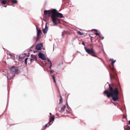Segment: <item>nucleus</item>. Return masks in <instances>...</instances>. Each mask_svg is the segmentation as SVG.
<instances>
[{
	"label": "nucleus",
	"instance_id": "cd10ccee",
	"mask_svg": "<svg viewBox=\"0 0 130 130\" xmlns=\"http://www.w3.org/2000/svg\"><path fill=\"white\" fill-rule=\"evenodd\" d=\"M51 65H50V67H49V68L50 69H51V66H52V63H51Z\"/></svg>",
	"mask_w": 130,
	"mask_h": 130
},
{
	"label": "nucleus",
	"instance_id": "39448f33",
	"mask_svg": "<svg viewBox=\"0 0 130 130\" xmlns=\"http://www.w3.org/2000/svg\"><path fill=\"white\" fill-rule=\"evenodd\" d=\"M10 73H12L14 75L18 73L19 69L17 68L14 66H13L10 68Z\"/></svg>",
	"mask_w": 130,
	"mask_h": 130
},
{
	"label": "nucleus",
	"instance_id": "5701e85b",
	"mask_svg": "<svg viewBox=\"0 0 130 130\" xmlns=\"http://www.w3.org/2000/svg\"><path fill=\"white\" fill-rule=\"evenodd\" d=\"M93 38V37H92L91 36V37H90V40H91V42H92Z\"/></svg>",
	"mask_w": 130,
	"mask_h": 130
},
{
	"label": "nucleus",
	"instance_id": "9d476101",
	"mask_svg": "<svg viewBox=\"0 0 130 130\" xmlns=\"http://www.w3.org/2000/svg\"><path fill=\"white\" fill-rule=\"evenodd\" d=\"M48 30V27H47L46 24L45 25V27L44 28H43L42 29L43 32L44 34H45L47 33Z\"/></svg>",
	"mask_w": 130,
	"mask_h": 130
},
{
	"label": "nucleus",
	"instance_id": "e433bc0d",
	"mask_svg": "<svg viewBox=\"0 0 130 130\" xmlns=\"http://www.w3.org/2000/svg\"><path fill=\"white\" fill-rule=\"evenodd\" d=\"M113 102V104L115 105V104L114 102Z\"/></svg>",
	"mask_w": 130,
	"mask_h": 130
},
{
	"label": "nucleus",
	"instance_id": "20e7f679",
	"mask_svg": "<svg viewBox=\"0 0 130 130\" xmlns=\"http://www.w3.org/2000/svg\"><path fill=\"white\" fill-rule=\"evenodd\" d=\"M84 48L86 52L89 54H90L92 56L97 57V56L96 55V53L94 50L93 48H91L90 49H89L87 48L86 47H85Z\"/></svg>",
	"mask_w": 130,
	"mask_h": 130
},
{
	"label": "nucleus",
	"instance_id": "aec40b11",
	"mask_svg": "<svg viewBox=\"0 0 130 130\" xmlns=\"http://www.w3.org/2000/svg\"><path fill=\"white\" fill-rule=\"evenodd\" d=\"M52 78L54 80V82H55V83H56V81L55 80V77L54 76V75H52Z\"/></svg>",
	"mask_w": 130,
	"mask_h": 130
},
{
	"label": "nucleus",
	"instance_id": "58836bf2",
	"mask_svg": "<svg viewBox=\"0 0 130 130\" xmlns=\"http://www.w3.org/2000/svg\"><path fill=\"white\" fill-rule=\"evenodd\" d=\"M128 127L130 128L129 130H130V127H129H129Z\"/></svg>",
	"mask_w": 130,
	"mask_h": 130
},
{
	"label": "nucleus",
	"instance_id": "7ed1b4c3",
	"mask_svg": "<svg viewBox=\"0 0 130 130\" xmlns=\"http://www.w3.org/2000/svg\"><path fill=\"white\" fill-rule=\"evenodd\" d=\"M109 61H112V63H111V64L112 66V67L111 68V73H110V78L111 79H115L117 80V74L116 72V70L113 67L114 63L116 62V60H114L113 59L111 58L110 59Z\"/></svg>",
	"mask_w": 130,
	"mask_h": 130
},
{
	"label": "nucleus",
	"instance_id": "6e6552de",
	"mask_svg": "<svg viewBox=\"0 0 130 130\" xmlns=\"http://www.w3.org/2000/svg\"><path fill=\"white\" fill-rule=\"evenodd\" d=\"M14 74L12 73H9L7 76V78L8 80H11L13 78V76Z\"/></svg>",
	"mask_w": 130,
	"mask_h": 130
},
{
	"label": "nucleus",
	"instance_id": "c756f323",
	"mask_svg": "<svg viewBox=\"0 0 130 130\" xmlns=\"http://www.w3.org/2000/svg\"><path fill=\"white\" fill-rule=\"evenodd\" d=\"M82 44L84 45H85V43L84 42H83L82 43Z\"/></svg>",
	"mask_w": 130,
	"mask_h": 130
},
{
	"label": "nucleus",
	"instance_id": "4be33fe9",
	"mask_svg": "<svg viewBox=\"0 0 130 130\" xmlns=\"http://www.w3.org/2000/svg\"><path fill=\"white\" fill-rule=\"evenodd\" d=\"M35 60L34 59H30V63H31L33 61Z\"/></svg>",
	"mask_w": 130,
	"mask_h": 130
},
{
	"label": "nucleus",
	"instance_id": "72a5a7b5",
	"mask_svg": "<svg viewBox=\"0 0 130 130\" xmlns=\"http://www.w3.org/2000/svg\"><path fill=\"white\" fill-rule=\"evenodd\" d=\"M9 54L10 56H12V55L11 54Z\"/></svg>",
	"mask_w": 130,
	"mask_h": 130
},
{
	"label": "nucleus",
	"instance_id": "412c9836",
	"mask_svg": "<svg viewBox=\"0 0 130 130\" xmlns=\"http://www.w3.org/2000/svg\"><path fill=\"white\" fill-rule=\"evenodd\" d=\"M28 59V58H25V63L26 65L27 64V60Z\"/></svg>",
	"mask_w": 130,
	"mask_h": 130
},
{
	"label": "nucleus",
	"instance_id": "7c9ffc66",
	"mask_svg": "<svg viewBox=\"0 0 130 130\" xmlns=\"http://www.w3.org/2000/svg\"><path fill=\"white\" fill-rule=\"evenodd\" d=\"M50 116H53V115H52V114L51 113H50Z\"/></svg>",
	"mask_w": 130,
	"mask_h": 130
},
{
	"label": "nucleus",
	"instance_id": "a211bd4d",
	"mask_svg": "<svg viewBox=\"0 0 130 130\" xmlns=\"http://www.w3.org/2000/svg\"><path fill=\"white\" fill-rule=\"evenodd\" d=\"M52 124H50V123H48L47 124H46L45 126H44V127H45V128H46V127H47V126H49L50 125H51Z\"/></svg>",
	"mask_w": 130,
	"mask_h": 130
},
{
	"label": "nucleus",
	"instance_id": "c85d7f7f",
	"mask_svg": "<svg viewBox=\"0 0 130 130\" xmlns=\"http://www.w3.org/2000/svg\"><path fill=\"white\" fill-rule=\"evenodd\" d=\"M123 118H126V117L124 115H123Z\"/></svg>",
	"mask_w": 130,
	"mask_h": 130
},
{
	"label": "nucleus",
	"instance_id": "6ab92c4d",
	"mask_svg": "<svg viewBox=\"0 0 130 130\" xmlns=\"http://www.w3.org/2000/svg\"><path fill=\"white\" fill-rule=\"evenodd\" d=\"M77 33L78 34L80 35H82L83 34V33H82L80 31H77Z\"/></svg>",
	"mask_w": 130,
	"mask_h": 130
},
{
	"label": "nucleus",
	"instance_id": "393cba45",
	"mask_svg": "<svg viewBox=\"0 0 130 130\" xmlns=\"http://www.w3.org/2000/svg\"><path fill=\"white\" fill-rule=\"evenodd\" d=\"M47 61L48 62H50V63L51 64V61L49 59H48L47 60Z\"/></svg>",
	"mask_w": 130,
	"mask_h": 130
},
{
	"label": "nucleus",
	"instance_id": "2eb2a0df",
	"mask_svg": "<svg viewBox=\"0 0 130 130\" xmlns=\"http://www.w3.org/2000/svg\"><path fill=\"white\" fill-rule=\"evenodd\" d=\"M31 57H32V59H34L36 61L37 60V55H35L33 54H31Z\"/></svg>",
	"mask_w": 130,
	"mask_h": 130
},
{
	"label": "nucleus",
	"instance_id": "f8f14e48",
	"mask_svg": "<svg viewBox=\"0 0 130 130\" xmlns=\"http://www.w3.org/2000/svg\"><path fill=\"white\" fill-rule=\"evenodd\" d=\"M59 93V94L60 95V99L59 100V104H60L62 103V102L63 101V100L62 99V96L60 94V92L59 90V89H57Z\"/></svg>",
	"mask_w": 130,
	"mask_h": 130
},
{
	"label": "nucleus",
	"instance_id": "f704fd0d",
	"mask_svg": "<svg viewBox=\"0 0 130 130\" xmlns=\"http://www.w3.org/2000/svg\"><path fill=\"white\" fill-rule=\"evenodd\" d=\"M128 123H129V125H130V120H129V121Z\"/></svg>",
	"mask_w": 130,
	"mask_h": 130
},
{
	"label": "nucleus",
	"instance_id": "c9c22d12",
	"mask_svg": "<svg viewBox=\"0 0 130 130\" xmlns=\"http://www.w3.org/2000/svg\"><path fill=\"white\" fill-rule=\"evenodd\" d=\"M36 29H37V30H39V29H38V28H37V27H36Z\"/></svg>",
	"mask_w": 130,
	"mask_h": 130
},
{
	"label": "nucleus",
	"instance_id": "f257e3e1",
	"mask_svg": "<svg viewBox=\"0 0 130 130\" xmlns=\"http://www.w3.org/2000/svg\"><path fill=\"white\" fill-rule=\"evenodd\" d=\"M118 86L120 87L119 84L118 86L113 84H109V91L105 90L103 92L104 94L106 95L108 98L111 97L112 100L114 101H119V91L118 87Z\"/></svg>",
	"mask_w": 130,
	"mask_h": 130
},
{
	"label": "nucleus",
	"instance_id": "b1692460",
	"mask_svg": "<svg viewBox=\"0 0 130 130\" xmlns=\"http://www.w3.org/2000/svg\"><path fill=\"white\" fill-rule=\"evenodd\" d=\"M95 34H96V35H98L99 36L100 35V34L98 32H95Z\"/></svg>",
	"mask_w": 130,
	"mask_h": 130
},
{
	"label": "nucleus",
	"instance_id": "1a4fd4ad",
	"mask_svg": "<svg viewBox=\"0 0 130 130\" xmlns=\"http://www.w3.org/2000/svg\"><path fill=\"white\" fill-rule=\"evenodd\" d=\"M42 33L41 30L40 29H39L38 30L37 33V37L36 39V41L37 42L39 39L38 37L39 36L40 34Z\"/></svg>",
	"mask_w": 130,
	"mask_h": 130
},
{
	"label": "nucleus",
	"instance_id": "2f4dec72",
	"mask_svg": "<svg viewBox=\"0 0 130 130\" xmlns=\"http://www.w3.org/2000/svg\"><path fill=\"white\" fill-rule=\"evenodd\" d=\"M50 73H51L53 72V71H50Z\"/></svg>",
	"mask_w": 130,
	"mask_h": 130
},
{
	"label": "nucleus",
	"instance_id": "f3484780",
	"mask_svg": "<svg viewBox=\"0 0 130 130\" xmlns=\"http://www.w3.org/2000/svg\"><path fill=\"white\" fill-rule=\"evenodd\" d=\"M11 2L14 4H17V1L16 0H12L11 1Z\"/></svg>",
	"mask_w": 130,
	"mask_h": 130
},
{
	"label": "nucleus",
	"instance_id": "bb28decb",
	"mask_svg": "<svg viewBox=\"0 0 130 130\" xmlns=\"http://www.w3.org/2000/svg\"><path fill=\"white\" fill-rule=\"evenodd\" d=\"M100 39H101V38H102V39H101V40H102L103 39V38H104V37H102L101 36H100Z\"/></svg>",
	"mask_w": 130,
	"mask_h": 130
},
{
	"label": "nucleus",
	"instance_id": "f03ea898",
	"mask_svg": "<svg viewBox=\"0 0 130 130\" xmlns=\"http://www.w3.org/2000/svg\"><path fill=\"white\" fill-rule=\"evenodd\" d=\"M44 14L47 19H48L51 16L54 25H56L60 23V19L58 18H62L63 17L62 14L57 12L56 10L55 9L48 10H44Z\"/></svg>",
	"mask_w": 130,
	"mask_h": 130
},
{
	"label": "nucleus",
	"instance_id": "a878e982",
	"mask_svg": "<svg viewBox=\"0 0 130 130\" xmlns=\"http://www.w3.org/2000/svg\"><path fill=\"white\" fill-rule=\"evenodd\" d=\"M92 30H93V31H95L96 32H97L98 31V30L96 29H93Z\"/></svg>",
	"mask_w": 130,
	"mask_h": 130
},
{
	"label": "nucleus",
	"instance_id": "dca6fc26",
	"mask_svg": "<svg viewBox=\"0 0 130 130\" xmlns=\"http://www.w3.org/2000/svg\"><path fill=\"white\" fill-rule=\"evenodd\" d=\"M67 33V32L65 31H63L62 32V36L64 38V35L66 34Z\"/></svg>",
	"mask_w": 130,
	"mask_h": 130
},
{
	"label": "nucleus",
	"instance_id": "4468645a",
	"mask_svg": "<svg viewBox=\"0 0 130 130\" xmlns=\"http://www.w3.org/2000/svg\"><path fill=\"white\" fill-rule=\"evenodd\" d=\"M66 107V106L65 105H64L61 108L60 111V112H63L64 110V109Z\"/></svg>",
	"mask_w": 130,
	"mask_h": 130
},
{
	"label": "nucleus",
	"instance_id": "9b49d317",
	"mask_svg": "<svg viewBox=\"0 0 130 130\" xmlns=\"http://www.w3.org/2000/svg\"><path fill=\"white\" fill-rule=\"evenodd\" d=\"M55 119V116L54 115H53L52 116H50V121L48 122V123H50L52 121H54Z\"/></svg>",
	"mask_w": 130,
	"mask_h": 130
},
{
	"label": "nucleus",
	"instance_id": "0eeeda50",
	"mask_svg": "<svg viewBox=\"0 0 130 130\" xmlns=\"http://www.w3.org/2000/svg\"><path fill=\"white\" fill-rule=\"evenodd\" d=\"M43 45V44L42 43H40L39 44H38L36 45V49L38 50H41Z\"/></svg>",
	"mask_w": 130,
	"mask_h": 130
},
{
	"label": "nucleus",
	"instance_id": "423d86ee",
	"mask_svg": "<svg viewBox=\"0 0 130 130\" xmlns=\"http://www.w3.org/2000/svg\"><path fill=\"white\" fill-rule=\"evenodd\" d=\"M39 57L42 60H45L46 59V58L45 55L43 54L40 52L38 54Z\"/></svg>",
	"mask_w": 130,
	"mask_h": 130
},
{
	"label": "nucleus",
	"instance_id": "ddd939ff",
	"mask_svg": "<svg viewBox=\"0 0 130 130\" xmlns=\"http://www.w3.org/2000/svg\"><path fill=\"white\" fill-rule=\"evenodd\" d=\"M1 3L3 5L7 3H8L9 1H6L5 0H1Z\"/></svg>",
	"mask_w": 130,
	"mask_h": 130
},
{
	"label": "nucleus",
	"instance_id": "4c0bfd02",
	"mask_svg": "<svg viewBox=\"0 0 130 130\" xmlns=\"http://www.w3.org/2000/svg\"><path fill=\"white\" fill-rule=\"evenodd\" d=\"M91 45H91H92V44H91V45Z\"/></svg>",
	"mask_w": 130,
	"mask_h": 130
},
{
	"label": "nucleus",
	"instance_id": "473e14b6",
	"mask_svg": "<svg viewBox=\"0 0 130 130\" xmlns=\"http://www.w3.org/2000/svg\"><path fill=\"white\" fill-rule=\"evenodd\" d=\"M66 105H67V107H68V104H67V103H66Z\"/></svg>",
	"mask_w": 130,
	"mask_h": 130
}]
</instances>
